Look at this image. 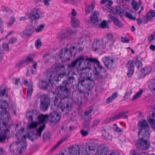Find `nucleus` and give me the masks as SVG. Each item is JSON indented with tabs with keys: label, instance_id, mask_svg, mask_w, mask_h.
Here are the masks:
<instances>
[{
	"label": "nucleus",
	"instance_id": "f704fd0d",
	"mask_svg": "<svg viewBox=\"0 0 155 155\" xmlns=\"http://www.w3.org/2000/svg\"><path fill=\"white\" fill-rule=\"evenodd\" d=\"M117 96V94L116 93H113L111 96L109 97L106 101V103L108 104L111 102L113 100L115 99Z\"/></svg>",
	"mask_w": 155,
	"mask_h": 155
},
{
	"label": "nucleus",
	"instance_id": "2f4dec72",
	"mask_svg": "<svg viewBox=\"0 0 155 155\" xmlns=\"http://www.w3.org/2000/svg\"><path fill=\"white\" fill-rule=\"evenodd\" d=\"M131 4L135 10H137L140 8V5H141L140 0L139 1L138 3L135 0H132V1L131 2Z\"/></svg>",
	"mask_w": 155,
	"mask_h": 155
},
{
	"label": "nucleus",
	"instance_id": "49530a36",
	"mask_svg": "<svg viewBox=\"0 0 155 155\" xmlns=\"http://www.w3.org/2000/svg\"><path fill=\"white\" fill-rule=\"evenodd\" d=\"M102 149L103 148L101 147V145L100 144L97 148V150L95 153V155H103Z\"/></svg>",
	"mask_w": 155,
	"mask_h": 155
},
{
	"label": "nucleus",
	"instance_id": "a19ab883",
	"mask_svg": "<svg viewBox=\"0 0 155 155\" xmlns=\"http://www.w3.org/2000/svg\"><path fill=\"white\" fill-rule=\"evenodd\" d=\"M113 2L112 1H108L107 2L106 10L109 12V11H111L113 8L110 6L112 4Z\"/></svg>",
	"mask_w": 155,
	"mask_h": 155
},
{
	"label": "nucleus",
	"instance_id": "4468645a",
	"mask_svg": "<svg viewBox=\"0 0 155 155\" xmlns=\"http://www.w3.org/2000/svg\"><path fill=\"white\" fill-rule=\"evenodd\" d=\"M77 65L75 60L67 65L68 75H75L78 73V70L77 68Z\"/></svg>",
	"mask_w": 155,
	"mask_h": 155
},
{
	"label": "nucleus",
	"instance_id": "f3484780",
	"mask_svg": "<svg viewBox=\"0 0 155 155\" xmlns=\"http://www.w3.org/2000/svg\"><path fill=\"white\" fill-rule=\"evenodd\" d=\"M58 96L61 100V101L58 104V109H60L62 111H65V112L67 113L69 111V105L68 103L64 100L66 98L64 99L61 98V97L58 96Z\"/></svg>",
	"mask_w": 155,
	"mask_h": 155
},
{
	"label": "nucleus",
	"instance_id": "de8ad7c7",
	"mask_svg": "<svg viewBox=\"0 0 155 155\" xmlns=\"http://www.w3.org/2000/svg\"><path fill=\"white\" fill-rule=\"evenodd\" d=\"M89 80L85 78H81L80 80V83L81 85L83 86H85V85L87 84V81Z\"/></svg>",
	"mask_w": 155,
	"mask_h": 155
},
{
	"label": "nucleus",
	"instance_id": "e2e57ef3",
	"mask_svg": "<svg viewBox=\"0 0 155 155\" xmlns=\"http://www.w3.org/2000/svg\"><path fill=\"white\" fill-rule=\"evenodd\" d=\"M121 41L123 42L128 43L129 42V40L126 37H121Z\"/></svg>",
	"mask_w": 155,
	"mask_h": 155
},
{
	"label": "nucleus",
	"instance_id": "58836bf2",
	"mask_svg": "<svg viewBox=\"0 0 155 155\" xmlns=\"http://www.w3.org/2000/svg\"><path fill=\"white\" fill-rule=\"evenodd\" d=\"M71 23L73 26L75 27L78 26L79 25V20L75 17H72L71 18Z\"/></svg>",
	"mask_w": 155,
	"mask_h": 155
},
{
	"label": "nucleus",
	"instance_id": "4d7b16f0",
	"mask_svg": "<svg viewBox=\"0 0 155 155\" xmlns=\"http://www.w3.org/2000/svg\"><path fill=\"white\" fill-rule=\"evenodd\" d=\"M148 39L149 41L152 42L153 41H155V33L153 34V35H150L148 38Z\"/></svg>",
	"mask_w": 155,
	"mask_h": 155
},
{
	"label": "nucleus",
	"instance_id": "ea45409f",
	"mask_svg": "<svg viewBox=\"0 0 155 155\" xmlns=\"http://www.w3.org/2000/svg\"><path fill=\"white\" fill-rule=\"evenodd\" d=\"M90 122L85 121L84 122L82 127V130H90V129L89 127V125L90 124Z\"/></svg>",
	"mask_w": 155,
	"mask_h": 155
},
{
	"label": "nucleus",
	"instance_id": "bb28decb",
	"mask_svg": "<svg viewBox=\"0 0 155 155\" xmlns=\"http://www.w3.org/2000/svg\"><path fill=\"white\" fill-rule=\"evenodd\" d=\"M33 83L32 82H30L29 84L28 85L27 91V98L30 99L32 95L33 89Z\"/></svg>",
	"mask_w": 155,
	"mask_h": 155
},
{
	"label": "nucleus",
	"instance_id": "680f3d73",
	"mask_svg": "<svg viewBox=\"0 0 155 155\" xmlns=\"http://www.w3.org/2000/svg\"><path fill=\"white\" fill-rule=\"evenodd\" d=\"M101 27L103 28H105L107 27V24L106 21H102L100 24V25Z\"/></svg>",
	"mask_w": 155,
	"mask_h": 155
},
{
	"label": "nucleus",
	"instance_id": "c756f323",
	"mask_svg": "<svg viewBox=\"0 0 155 155\" xmlns=\"http://www.w3.org/2000/svg\"><path fill=\"white\" fill-rule=\"evenodd\" d=\"M95 6L94 4V2H92L91 5H86L85 8V12L87 14H88L91 12L94 9Z\"/></svg>",
	"mask_w": 155,
	"mask_h": 155
},
{
	"label": "nucleus",
	"instance_id": "9d476101",
	"mask_svg": "<svg viewBox=\"0 0 155 155\" xmlns=\"http://www.w3.org/2000/svg\"><path fill=\"white\" fill-rule=\"evenodd\" d=\"M101 61L106 68L108 70L114 69L116 67L114 59L110 56L103 57Z\"/></svg>",
	"mask_w": 155,
	"mask_h": 155
},
{
	"label": "nucleus",
	"instance_id": "ddd939ff",
	"mask_svg": "<svg viewBox=\"0 0 155 155\" xmlns=\"http://www.w3.org/2000/svg\"><path fill=\"white\" fill-rule=\"evenodd\" d=\"M127 113V111H122L118 113V114H115L114 116L110 117L107 118L104 120L105 123H108L112 122L117 119H119L123 117L124 118H127V116L125 114Z\"/></svg>",
	"mask_w": 155,
	"mask_h": 155
},
{
	"label": "nucleus",
	"instance_id": "423d86ee",
	"mask_svg": "<svg viewBox=\"0 0 155 155\" xmlns=\"http://www.w3.org/2000/svg\"><path fill=\"white\" fill-rule=\"evenodd\" d=\"M92 58H85L80 56L75 59L77 63V68L78 70L83 71L91 69V65H93Z\"/></svg>",
	"mask_w": 155,
	"mask_h": 155
},
{
	"label": "nucleus",
	"instance_id": "393cba45",
	"mask_svg": "<svg viewBox=\"0 0 155 155\" xmlns=\"http://www.w3.org/2000/svg\"><path fill=\"white\" fill-rule=\"evenodd\" d=\"M99 15L98 11H94L91 13L90 20L92 22L95 24L98 21V16Z\"/></svg>",
	"mask_w": 155,
	"mask_h": 155
},
{
	"label": "nucleus",
	"instance_id": "20e7f679",
	"mask_svg": "<svg viewBox=\"0 0 155 155\" xmlns=\"http://www.w3.org/2000/svg\"><path fill=\"white\" fill-rule=\"evenodd\" d=\"M73 75L67 74V80L63 81L62 84L56 87L57 92L58 95L62 99L67 98L70 95L71 90L68 88L67 85L70 84H73L75 83L76 79L73 76Z\"/></svg>",
	"mask_w": 155,
	"mask_h": 155
},
{
	"label": "nucleus",
	"instance_id": "5701e85b",
	"mask_svg": "<svg viewBox=\"0 0 155 155\" xmlns=\"http://www.w3.org/2000/svg\"><path fill=\"white\" fill-rule=\"evenodd\" d=\"M101 147L103 155H120L117 151L114 150L108 151L107 147L103 144H101Z\"/></svg>",
	"mask_w": 155,
	"mask_h": 155
},
{
	"label": "nucleus",
	"instance_id": "6ab92c4d",
	"mask_svg": "<svg viewBox=\"0 0 155 155\" xmlns=\"http://www.w3.org/2000/svg\"><path fill=\"white\" fill-rule=\"evenodd\" d=\"M61 118L60 114L56 111H53L48 116V120L51 123L57 122L60 120Z\"/></svg>",
	"mask_w": 155,
	"mask_h": 155
},
{
	"label": "nucleus",
	"instance_id": "0eeeda50",
	"mask_svg": "<svg viewBox=\"0 0 155 155\" xmlns=\"http://www.w3.org/2000/svg\"><path fill=\"white\" fill-rule=\"evenodd\" d=\"M27 136L24 135L23 137H20L19 139L18 138V140L16 142H13L10 145L9 148L10 151L13 152L15 149H17L18 151L21 153L26 147L27 144L26 140Z\"/></svg>",
	"mask_w": 155,
	"mask_h": 155
},
{
	"label": "nucleus",
	"instance_id": "09e8293b",
	"mask_svg": "<svg viewBox=\"0 0 155 155\" xmlns=\"http://www.w3.org/2000/svg\"><path fill=\"white\" fill-rule=\"evenodd\" d=\"M103 135L104 136L106 140H110L112 138L111 136L110 135L108 132L104 133Z\"/></svg>",
	"mask_w": 155,
	"mask_h": 155
},
{
	"label": "nucleus",
	"instance_id": "aec40b11",
	"mask_svg": "<svg viewBox=\"0 0 155 155\" xmlns=\"http://www.w3.org/2000/svg\"><path fill=\"white\" fill-rule=\"evenodd\" d=\"M68 150L67 155H81L80 152V147L78 145L71 146Z\"/></svg>",
	"mask_w": 155,
	"mask_h": 155
},
{
	"label": "nucleus",
	"instance_id": "c85d7f7f",
	"mask_svg": "<svg viewBox=\"0 0 155 155\" xmlns=\"http://www.w3.org/2000/svg\"><path fill=\"white\" fill-rule=\"evenodd\" d=\"M98 78L102 79L103 78V77L102 75H101L99 72L94 70L93 73L92 74L91 73V81L92 79L96 80Z\"/></svg>",
	"mask_w": 155,
	"mask_h": 155
},
{
	"label": "nucleus",
	"instance_id": "72a5a7b5",
	"mask_svg": "<svg viewBox=\"0 0 155 155\" xmlns=\"http://www.w3.org/2000/svg\"><path fill=\"white\" fill-rule=\"evenodd\" d=\"M2 10L5 13V15L7 16H8L12 13V11L9 8L4 6L2 7Z\"/></svg>",
	"mask_w": 155,
	"mask_h": 155
},
{
	"label": "nucleus",
	"instance_id": "9b49d317",
	"mask_svg": "<svg viewBox=\"0 0 155 155\" xmlns=\"http://www.w3.org/2000/svg\"><path fill=\"white\" fill-rule=\"evenodd\" d=\"M40 108L43 111L48 109L50 104V101L48 96L45 94H41L40 96Z\"/></svg>",
	"mask_w": 155,
	"mask_h": 155
},
{
	"label": "nucleus",
	"instance_id": "052dcab7",
	"mask_svg": "<svg viewBox=\"0 0 155 155\" xmlns=\"http://www.w3.org/2000/svg\"><path fill=\"white\" fill-rule=\"evenodd\" d=\"M100 120L98 119H95L91 125V127L93 128L95 126H97L98 124L99 123Z\"/></svg>",
	"mask_w": 155,
	"mask_h": 155
},
{
	"label": "nucleus",
	"instance_id": "b1692460",
	"mask_svg": "<svg viewBox=\"0 0 155 155\" xmlns=\"http://www.w3.org/2000/svg\"><path fill=\"white\" fill-rule=\"evenodd\" d=\"M135 64L134 62L130 61H128L127 64V67L128 68V71L127 75L129 77H131L134 72V68Z\"/></svg>",
	"mask_w": 155,
	"mask_h": 155
},
{
	"label": "nucleus",
	"instance_id": "79ce46f5",
	"mask_svg": "<svg viewBox=\"0 0 155 155\" xmlns=\"http://www.w3.org/2000/svg\"><path fill=\"white\" fill-rule=\"evenodd\" d=\"M50 137V134L48 132L44 133L42 135V137L43 139L45 140H49Z\"/></svg>",
	"mask_w": 155,
	"mask_h": 155
},
{
	"label": "nucleus",
	"instance_id": "6e6d98bb",
	"mask_svg": "<svg viewBox=\"0 0 155 155\" xmlns=\"http://www.w3.org/2000/svg\"><path fill=\"white\" fill-rule=\"evenodd\" d=\"M90 131V130H81V133L83 136H85L88 134V132Z\"/></svg>",
	"mask_w": 155,
	"mask_h": 155
},
{
	"label": "nucleus",
	"instance_id": "69168bd1",
	"mask_svg": "<svg viewBox=\"0 0 155 155\" xmlns=\"http://www.w3.org/2000/svg\"><path fill=\"white\" fill-rule=\"evenodd\" d=\"M137 61L136 62V64L137 65V68H139V67H142V63L140 62L138 60V58H136Z\"/></svg>",
	"mask_w": 155,
	"mask_h": 155
},
{
	"label": "nucleus",
	"instance_id": "864d4df0",
	"mask_svg": "<svg viewBox=\"0 0 155 155\" xmlns=\"http://www.w3.org/2000/svg\"><path fill=\"white\" fill-rule=\"evenodd\" d=\"M113 128L114 130L117 132H122L123 131V129H121L116 124H114Z\"/></svg>",
	"mask_w": 155,
	"mask_h": 155
},
{
	"label": "nucleus",
	"instance_id": "412c9836",
	"mask_svg": "<svg viewBox=\"0 0 155 155\" xmlns=\"http://www.w3.org/2000/svg\"><path fill=\"white\" fill-rule=\"evenodd\" d=\"M40 17V12L38 9H33L31 10L28 15V18L32 21L34 20L39 19Z\"/></svg>",
	"mask_w": 155,
	"mask_h": 155
},
{
	"label": "nucleus",
	"instance_id": "4c0bfd02",
	"mask_svg": "<svg viewBox=\"0 0 155 155\" xmlns=\"http://www.w3.org/2000/svg\"><path fill=\"white\" fill-rule=\"evenodd\" d=\"M143 90L142 89H140L137 93L134 96L132 100L134 101L136 100L140 97L143 92Z\"/></svg>",
	"mask_w": 155,
	"mask_h": 155
},
{
	"label": "nucleus",
	"instance_id": "37998d69",
	"mask_svg": "<svg viewBox=\"0 0 155 155\" xmlns=\"http://www.w3.org/2000/svg\"><path fill=\"white\" fill-rule=\"evenodd\" d=\"M146 15L150 20L152 18L155 16V12H153L152 10H151L146 14Z\"/></svg>",
	"mask_w": 155,
	"mask_h": 155
},
{
	"label": "nucleus",
	"instance_id": "f03ea898",
	"mask_svg": "<svg viewBox=\"0 0 155 155\" xmlns=\"http://www.w3.org/2000/svg\"><path fill=\"white\" fill-rule=\"evenodd\" d=\"M8 105L6 101H3L0 103V114L5 118V121L3 120H0V142L4 141L6 139L7 135L10 131L9 128L7 125L8 122L11 119V115L9 113L7 108Z\"/></svg>",
	"mask_w": 155,
	"mask_h": 155
},
{
	"label": "nucleus",
	"instance_id": "3c124183",
	"mask_svg": "<svg viewBox=\"0 0 155 155\" xmlns=\"http://www.w3.org/2000/svg\"><path fill=\"white\" fill-rule=\"evenodd\" d=\"M125 16L126 17L133 20H134L136 19L135 17H133L131 14L128 12L126 13Z\"/></svg>",
	"mask_w": 155,
	"mask_h": 155
},
{
	"label": "nucleus",
	"instance_id": "1a4fd4ad",
	"mask_svg": "<svg viewBox=\"0 0 155 155\" xmlns=\"http://www.w3.org/2000/svg\"><path fill=\"white\" fill-rule=\"evenodd\" d=\"M76 32V29L73 28L66 33L61 32L58 33L57 35V38L60 41L64 40H68L75 34Z\"/></svg>",
	"mask_w": 155,
	"mask_h": 155
},
{
	"label": "nucleus",
	"instance_id": "f257e3e1",
	"mask_svg": "<svg viewBox=\"0 0 155 155\" xmlns=\"http://www.w3.org/2000/svg\"><path fill=\"white\" fill-rule=\"evenodd\" d=\"M137 126L138 135L140 139L136 143V147L140 150H147L150 145V142L147 140L150 136L149 125L146 120L141 119L138 121Z\"/></svg>",
	"mask_w": 155,
	"mask_h": 155
},
{
	"label": "nucleus",
	"instance_id": "0e129e2a",
	"mask_svg": "<svg viewBox=\"0 0 155 155\" xmlns=\"http://www.w3.org/2000/svg\"><path fill=\"white\" fill-rule=\"evenodd\" d=\"M59 145L58 143H57L54 146L52 147L50 150V152H52Z\"/></svg>",
	"mask_w": 155,
	"mask_h": 155
},
{
	"label": "nucleus",
	"instance_id": "6e6552de",
	"mask_svg": "<svg viewBox=\"0 0 155 155\" xmlns=\"http://www.w3.org/2000/svg\"><path fill=\"white\" fill-rule=\"evenodd\" d=\"M100 145L98 146V143L97 140L90 139L86 143L85 148L84 145L81 146V148H80V153L81 154V155L82 154L88 153L89 152H90L91 151H94Z\"/></svg>",
	"mask_w": 155,
	"mask_h": 155
},
{
	"label": "nucleus",
	"instance_id": "a878e982",
	"mask_svg": "<svg viewBox=\"0 0 155 155\" xmlns=\"http://www.w3.org/2000/svg\"><path fill=\"white\" fill-rule=\"evenodd\" d=\"M108 16L110 19L112 21L116 26L119 28L123 27V25L122 24L121 22L120 21L116 18L110 14L108 15Z\"/></svg>",
	"mask_w": 155,
	"mask_h": 155
},
{
	"label": "nucleus",
	"instance_id": "cd10ccee",
	"mask_svg": "<svg viewBox=\"0 0 155 155\" xmlns=\"http://www.w3.org/2000/svg\"><path fill=\"white\" fill-rule=\"evenodd\" d=\"M115 11H114V9L113 8L111 11H109V12L115 14L117 13L119 15H121L123 14V10L119 6H117L115 7Z\"/></svg>",
	"mask_w": 155,
	"mask_h": 155
},
{
	"label": "nucleus",
	"instance_id": "8fccbe9b",
	"mask_svg": "<svg viewBox=\"0 0 155 155\" xmlns=\"http://www.w3.org/2000/svg\"><path fill=\"white\" fill-rule=\"evenodd\" d=\"M45 26V25L44 24L40 25L38 26L37 28L36 29L35 31L37 32H39L41 31L43 29Z\"/></svg>",
	"mask_w": 155,
	"mask_h": 155
},
{
	"label": "nucleus",
	"instance_id": "c9c22d12",
	"mask_svg": "<svg viewBox=\"0 0 155 155\" xmlns=\"http://www.w3.org/2000/svg\"><path fill=\"white\" fill-rule=\"evenodd\" d=\"M32 34L31 30V29H28L23 31L21 34L22 37L25 36H29Z\"/></svg>",
	"mask_w": 155,
	"mask_h": 155
},
{
	"label": "nucleus",
	"instance_id": "c03bdc74",
	"mask_svg": "<svg viewBox=\"0 0 155 155\" xmlns=\"http://www.w3.org/2000/svg\"><path fill=\"white\" fill-rule=\"evenodd\" d=\"M148 120V122L153 127L155 125V120L153 119L151 117H150L149 118L147 117Z\"/></svg>",
	"mask_w": 155,
	"mask_h": 155
},
{
	"label": "nucleus",
	"instance_id": "774afa93",
	"mask_svg": "<svg viewBox=\"0 0 155 155\" xmlns=\"http://www.w3.org/2000/svg\"><path fill=\"white\" fill-rule=\"evenodd\" d=\"M142 70H141L138 73V76L139 77V78H141L145 76L144 74L142 72Z\"/></svg>",
	"mask_w": 155,
	"mask_h": 155
},
{
	"label": "nucleus",
	"instance_id": "5fc2aeb1",
	"mask_svg": "<svg viewBox=\"0 0 155 155\" xmlns=\"http://www.w3.org/2000/svg\"><path fill=\"white\" fill-rule=\"evenodd\" d=\"M15 21V18L12 17L11 18L10 21L8 22L7 25L9 26H12Z\"/></svg>",
	"mask_w": 155,
	"mask_h": 155
},
{
	"label": "nucleus",
	"instance_id": "bf43d9fd",
	"mask_svg": "<svg viewBox=\"0 0 155 155\" xmlns=\"http://www.w3.org/2000/svg\"><path fill=\"white\" fill-rule=\"evenodd\" d=\"M41 45V42L40 40H36L35 42V46L37 48L40 47Z\"/></svg>",
	"mask_w": 155,
	"mask_h": 155
},
{
	"label": "nucleus",
	"instance_id": "7ed1b4c3",
	"mask_svg": "<svg viewBox=\"0 0 155 155\" xmlns=\"http://www.w3.org/2000/svg\"><path fill=\"white\" fill-rule=\"evenodd\" d=\"M65 71L64 66H53L48 69L46 73V75L49 81L52 80L53 83H56L60 80L61 78L67 75Z\"/></svg>",
	"mask_w": 155,
	"mask_h": 155
},
{
	"label": "nucleus",
	"instance_id": "13d9d810",
	"mask_svg": "<svg viewBox=\"0 0 155 155\" xmlns=\"http://www.w3.org/2000/svg\"><path fill=\"white\" fill-rule=\"evenodd\" d=\"M87 101V98L84 95L83 96L81 97V101L80 102L82 104L83 103H85Z\"/></svg>",
	"mask_w": 155,
	"mask_h": 155
},
{
	"label": "nucleus",
	"instance_id": "a211bd4d",
	"mask_svg": "<svg viewBox=\"0 0 155 155\" xmlns=\"http://www.w3.org/2000/svg\"><path fill=\"white\" fill-rule=\"evenodd\" d=\"M49 81H41L38 84V86L41 89L45 90H51L53 88V85Z\"/></svg>",
	"mask_w": 155,
	"mask_h": 155
},
{
	"label": "nucleus",
	"instance_id": "2eb2a0df",
	"mask_svg": "<svg viewBox=\"0 0 155 155\" xmlns=\"http://www.w3.org/2000/svg\"><path fill=\"white\" fill-rule=\"evenodd\" d=\"M28 118L29 122L27 124V127L28 129H36L38 125V123L33 121V117L32 113L28 112L26 114Z\"/></svg>",
	"mask_w": 155,
	"mask_h": 155
},
{
	"label": "nucleus",
	"instance_id": "4be33fe9",
	"mask_svg": "<svg viewBox=\"0 0 155 155\" xmlns=\"http://www.w3.org/2000/svg\"><path fill=\"white\" fill-rule=\"evenodd\" d=\"M92 62L93 65H91V69L94 68L95 71H98L99 72L101 71L103 68L102 67L100 64L99 62L97 59L95 58H93L92 59Z\"/></svg>",
	"mask_w": 155,
	"mask_h": 155
},
{
	"label": "nucleus",
	"instance_id": "f8f14e48",
	"mask_svg": "<svg viewBox=\"0 0 155 155\" xmlns=\"http://www.w3.org/2000/svg\"><path fill=\"white\" fill-rule=\"evenodd\" d=\"M75 49V46L71 47L69 50L65 48H63L60 52V56L61 58H64L69 60L72 57V52Z\"/></svg>",
	"mask_w": 155,
	"mask_h": 155
},
{
	"label": "nucleus",
	"instance_id": "e433bc0d",
	"mask_svg": "<svg viewBox=\"0 0 155 155\" xmlns=\"http://www.w3.org/2000/svg\"><path fill=\"white\" fill-rule=\"evenodd\" d=\"M141 70L143 72H143L145 76L150 73L151 71L152 68L151 67H145L142 68Z\"/></svg>",
	"mask_w": 155,
	"mask_h": 155
},
{
	"label": "nucleus",
	"instance_id": "39448f33",
	"mask_svg": "<svg viewBox=\"0 0 155 155\" xmlns=\"http://www.w3.org/2000/svg\"><path fill=\"white\" fill-rule=\"evenodd\" d=\"M38 124L42 125L35 131L30 132L28 135V138L31 141L41 137V134L44 130L46 123L48 120V115L41 114L37 117Z\"/></svg>",
	"mask_w": 155,
	"mask_h": 155
},
{
	"label": "nucleus",
	"instance_id": "603ef678",
	"mask_svg": "<svg viewBox=\"0 0 155 155\" xmlns=\"http://www.w3.org/2000/svg\"><path fill=\"white\" fill-rule=\"evenodd\" d=\"M17 39L15 37L10 38L8 41V44H13L15 43L17 41Z\"/></svg>",
	"mask_w": 155,
	"mask_h": 155
},
{
	"label": "nucleus",
	"instance_id": "a18cd8bd",
	"mask_svg": "<svg viewBox=\"0 0 155 155\" xmlns=\"http://www.w3.org/2000/svg\"><path fill=\"white\" fill-rule=\"evenodd\" d=\"M94 110V108L92 107H90L87 108L84 112V115L87 116L90 114Z\"/></svg>",
	"mask_w": 155,
	"mask_h": 155
},
{
	"label": "nucleus",
	"instance_id": "dca6fc26",
	"mask_svg": "<svg viewBox=\"0 0 155 155\" xmlns=\"http://www.w3.org/2000/svg\"><path fill=\"white\" fill-rule=\"evenodd\" d=\"M104 48L102 41L96 40L94 41L92 45L93 50L95 51H101Z\"/></svg>",
	"mask_w": 155,
	"mask_h": 155
},
{
	"label": "nucleus",
	"instance_id": "7c9ffc66",
	"mask_svg": "<svg viewBox=\"0 0 155 155\" xmlns=\"http://www.w3.org/2000/svg\"><path fill=\"white\" fill-rule=\"evenodd\" d=\"M148 86L150 90L155 94V78L151 80L148 83Z\"/></svg>",
	"mask_w": 155,
	"mask_h": 155
},
{
	"label": "nucleus",
	"instance_id": "473e14b6",
	"mask_svg": "<svg viewBox=\"0 0 155 155\" xmlns=\"http://www.w3.org/2000/svg\"><path fill=\"white\" fill-rule=\"evenodd\" d=\"M81 77L83 78L91 81V73L89 71L87 72H85L82 73Z\"/></svg>",
	"mask_w": 155,
	"mask_h": 155
},
{
	"label": "nucleus",
	"instance_id": "338daca9",
	"mask_svg": "<svg viewBox=\"0 0 155 155\" xmlns=\"http://www.w3.org/2000/svg\"><path fill=\"white\" fill-rule=\"evenodd\" d=\"M3 47L4 49L6 51H8L9 50L8 45L6 43H4L3 44Z\"/></svg>",
	"mask_w": 155,
	"mask_h": 155
}]
</instances>
